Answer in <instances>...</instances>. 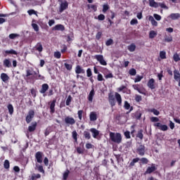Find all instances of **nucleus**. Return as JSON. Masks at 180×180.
Here are the masks:
<instances>
[{"mask_svg": "<svg viewBox=\"0 0 180 180\" xmlns=\"http://www.w3.org/2000/svg\"><path fill=\"white\" fill-rule=\"evenodd\" d=\"M122 134L110 132V140L115 144H120L122 143Z\"/></svg>", "mask_w": 180, "mask_h": 180, "instance_id": "f257e3e1", "label": "nucleus"}, {"mask_svg": "<svg viewBox=\"0 0 180 180\" xmlns=\"http://www.w3.org/2000/svg\"><path fill=\"white\" fill-rule=\"evenodd\" d=\"M36 75L37 73L32 69H28L26 70V76L25 79H36Z\"/></svg>", "mask_w": 180, "mask_h": 180, "instance_id": "f03ea898", "label": "nucleus"}, {"mask_svg": "<svg viewBox=\"0 0 180 180\" xmlns=\"http://www.w3.org/2000/svg\"><path fill=\"white\" fill-rule=\"evenodd\" d=\"M93 58H94V60H96L98 62H99V63L101 64V65H108V63L106 62V60H105V58H103V55H95L93 56Z\"/></svg>", "mask_w": 180, "mask_h": 180, "instance_id": "7ed1b4c3", "label": "nucleus"}, {"mask_svg": "<svg viewBox=\"0 0 180 180\" xmlns=\"http://www.w3.org/2000/svg\"><path fill=\"white\" fill-rule=\"evenodd\" d=\"M66 126H73L75 123V119L71 116H66L64 120Z\"/></svg>", "mask_w": 180, "mask_h": 180, "instance_id": "20e7f679", "label": "nucleus"}, {"mask_svg": "<svg viewBox=\"0 0 180 180\" xmlns=\"http://www.w3.org/2000/svg\"><path fill=\"white\" fill-rule=\"evenodd\" d=\"M153 126L154 127H158V129L162 131H167V130H168V126L167 124H162L160 122L153 124Z\"/></svg>", "mask_w": 180, "mask_h": 180, "instance_id": "39448f33", "label": "nucleus"}, {"mask_svg": "<svg viewBox=\"0 0 180 180\" xmlns=\"http://www.w3.org/2000/svg\"><path fill=\"white\" fill-rule=\"evenodd\" d=\"M33 117H34V110H30L26 116V118H25L26 122L27 124L30 123V122H32Z\"/></svg>", "mask_w": 180, "mask_h": 180, "instance_id": "423d86ee", "label": "nucleus"}, {"mask_svg": "<svg viewBox=\"0 0 180 180\" xmlns=\"http://www.w3.org/2000/svg\"><path fill=\"white\" fill-rule=\"evenodd\" d=\"M136 152L139 153V155L143 157V155H144V154H146V146H144V145H140L136 148Z\"/></svg>", "mask_w": 180, "mask_h": 180, "instance_id": "0eeeda50", "label": "nucleus"}, {"mask_svg": "<svg viewBox=\"0 0 180 180\" xmlns=\"http://www.w3.org/2000/svg\"><path fill=\"white\" fill-rule=\"evenodd\" d=\"M67 8H68V2H67V1H62L60 5L59 12L63 13V12H64Z\"/></svg>", "mask_w": 180, "mask_h": 180, "instance_id": "6e6552de", "label": "nucleus"}, {"mask_svg": "<svg viewBox=\"0 0 180 180\" xmlns=\"http://www.w3.org/2000/svg\"><path fill=\"white\" fill-rule=\"evenodd\" d=\"M49 86L46 83L43 84L41 85V89L39 90L40 94H43L44 96H46L47 94H46V92H47V91H49Z\"/></svg>", "mask_w": 180, "mask_h": 180, "instance_id": "1a4fd4ad", "label": "nucleus"}, {"mask_svg": "<svg viewBox=\"0 0 180 180\" xmlns=\"http://www.w3.org/2000/svg\"><path fill=\"white\" fill-rule=\"evenodd\" d=\"M35 158L39 164H41V162H43V153L40 151L37 152L35 154Z\"/></svg>", "mask_w": 180, "mask_h": 180, "instance_id": "9d476101", "label": "nucleus"}, {"mask_svg": "<svg viewBox=\"0 0 180 180\" xmlns=\"http://www.w3.org/2000/svg\"><path fill=\"white\" fill-rule=\"evenodd\" d=\"M155 80L154 79H150L148 82V86L150 88V89H155Z\"/></svg>", "mask_w": 180, "mask_h": 180, "instance_id": "9b49d317", "label": "nucleus"}, {"mask_svg": "<svg viewBox=\"0 0 180 180\" xmlns=\"http://www.w3.org/2000/svg\"><path fill=\"white\" fill-rule=\"evenodd\" d=\"M157 169V167H155V164H152L151 167H148L146 169V174H152V172H154Z\"/></svg>", "mask_w": 180, "mask_h": 180, "instance_id": "f8f14e48", "label": "nucleus"}, {"mask_svg": "<svg viewBox=\"0 0 180 180\" xmlns=\"http://www.w3.org/2000/svg\"><path fill=\"white\" fill-rule=\"evenodd\" d=\"M108 102L112 107H113V106H115V105H116V101L115 100V96L113 95H109Z\"/></svg>", "mask_w": 180, "mask_h": 180, "instance_id": "ddd939ff", "label": "nucleus"}, {"mask_svg": "<svg viewBox=\"0 0 180 180\" xmlns=\"http://www.w3.org/2000/svg\"><path fill=\"white\" fill-rule=\"evenodd\" d=\"M90 131L92 134L94 139H96L99 136V131L95 128L90 129Z\"/></svg>", "mask_w": 180, "mask_h": 180, "instance_id": "4468645a", "label": "nucleus"}, {"mask_svg": "<svg viewBox=\"0 0 180 180\" xmlns=\"http://www.w3.org/2000/svg\"><path fill=\"white\" fill-rule=\"evenodd\" d=\"M56 112V100H53L50 104V113L53 115Z\"/></svg>", "mask_w": 180, "mask_h": 180, "instance_id": "2eb2a0df", "label": "nucleus"}, {"mask_svg": "<svg viewBox=\"0 0 180 180\" xmlns=\"http://www.w3.org/2000/svg\"><path fill=\"white\" fill-rule=\"evenodd\" d=\"M36 127H37V122H32L31 125L28 127V131L32 133V131H34V130H36Z\"/></svg>", "mask_w": 180, "mask_h": 180, "instance_id": "dca6fc26", "label": "nucleus"}, {"mask_svg": "<svg viewBox=\"0 0 180 180\" xmlns=\"http://www.w3.org/2000/svg\"><path fill=\"white\" fill-rule=\"evenodd\" d=\"M89 119H90L91 122H95L98 119L96 112H90Z\"/></svg>", "mask_w": 180, "mask_h": 180, "instance_id": "f3484780", "label": "nucleus"}, {"mask_svg": "<svg viewBox=\"0 0 180 180\" xmlns=\"http://www.w3.org/2000/svg\"><path fill=\"white\" fill-rule=\"evenodd\" d=\"M53 30H60V32H64V30H65V27H64V25L58 24L53 28Z\"/></svg>", "mask_w": 180, "mask_h": 180, "instance_id": "a211bd4d", "label": "nucleus"}, {"mask_svg": "<svg viewBox=\"0 0 180 180\" xmlns=\"http://www.w3.org/2000/svg\"><path fill=\"white\" fill-rule=\"evenodd\" d=\"M76 74H85V70L81 68L79 65H77L75 68Z\"/></svg>", "mask_w": 180, "mask_h": 180, "instance_id": "6ab92c4d", "label": "nucleus"}, {"mask_svg": "<svg viewBox=\"0 0 180 180\" xmlns=\"http://www.w3.org/2000/svg\"><path fill=\"white\" fill-rule=\"evenodd\" d=\"M1 79L3 81V82H8V81H9V76H8L6 73H1Z\"/></svg>", "mask_w": 180, "mask_h": 180, "instance_id": "aec40b11", "label": "nucleus"}, {"mask_svg": "<svg viewBox=\"0 0 180 180\" xmlns=\"http://www.w3.org/2000/svg\"><path fill=\"white\" fill-rule=\"evenodd\" d=\"M94 96H95V90L92 89L88 96V100L89 102H92V101H94Z\"/></svg>", "mask_w": 180, "mask_h": 180, "instance_id": "412c9836", "label": "nucleus"}, {"mask_svg": "<svg viewBox=\"0 0 180 180\" xmlns=\"http://www.w3.org/2000/svg\"><path fill=\"white\" fill-rule=\"evenodd\" d=\"M148 20L150 22L153 26H158V22L154 19V17H153L152 15H150L148 17Z\"/></svg>", "mask_w": 180, "mask_h": 180, "instance_id": "4be33fe9", "label": "nucleus"}, {"mask_svg": "<svg viewBox=\"0 0 180 180\" xmlns=\"http://www.w3.org/2000/svg\"><path fill=\"white\" fill-rule=\"evenodd\" d=\"M115 98L119 106H122V96H120L119 93H115Z\"/></svg>", "mask_w": 180, "mask_h": 180, "instance_id": "5701e85b", "label": "nucleus"}, {"mask_svg": "<svg viewBox=\"0 0 180 180\" xmlns=\"http://www.w3.org/2000/svg\"><path fill=\"white\" fill-rule=\"evenodd\" d=\"M148 2L150 8H158V3L155 2V0H148Z\"/></svg>", "mask_w": 180, "mask_h": 180, "instance_id": "b1692460", "label": "nucleus"}, {"mask_svg": "<svg viewBox=\"0 0 180 180\" xmlns=\"http://www.w3.org/2000/svg\"><path fill=\"white\" fill-rule=\"evenodd\" d=\"M3 64L4 67H6L7 68H11V67H12V63L9 59H5L3 62Z\"/></svg>", "mask_w": 180, "mask_h": 180, "instance_id": "393cba45", "label": "nucleus"}, {"mask_svg": "<svg viewBox=\"0 0 180 180\" xmlns=\"http://www.w3.org/2000/svg\"><path fill=\"white\" fill-rule=\"evenodd\" d=\"M169 18H171L172 20H176L177 19H179L180 14L179 13H172L170 14Z\"/></svg>", "mask_w": 180, "mask_h": 180, "instance_id": "a878e982", "label": "nucleus"}, {"mask_svg": "<svg viewBox=\"0 0 180 180\" xmlns=\"http://www.w3.org/2000/svg\"><path fill=\"white\" fill-rule=\"evenodd\" d=\"M35 50L39 51V53H41L43 51V45L40 42H38L35 46Z\"/></svg>", "mask_w": 180, "mask_h": 180, "instance_id": "bb28decb", "label": "nucleus"}, {"mask_svg": "<svg viewBox=\"0 0 180 180\" xmlns=\"http://www.w3.org/2000/svg\"><path fill=\"white\" fill-rule=\"evenodd\" d=\"M174 78L175 79V81H179L180 79V73L179 71L175 70L174 71Z\"/></svg>", "mask_w": 180, "mask_h": 180, "instance_id": "cd10ccee", "label": "nucleus"}, {"mask_svg": "<svg viewBox=\"0 0 180 180\" xmlns=\"http://www.w3.org/2000/svg\"><path fill=\"white\" fill-rule=\"evenodd\" d=\"M128 50L131 53H133L136 51V44H131L130 45L128 46Z\"/></svg>", "mask_w": 180, "mask_h": 180, "instance_id": "c85d7f7f", "label": "nucleus"}, {"mask_svg": "<svg viewBox=\"0 0 180 180\" xmlns=\"http://www.w3.org/2000/svg\"><path fill=\"white\" fill-rule=\"evenodd\" d=\"M34 22H36V20H33L31 26L34 29V32H39V25L34 23Z\"/></svg>", "mask_w": 180, "mask_h": 180, "instance_id": "c756f323", "label": "nucleus"}, {"mask_svg": "<svg viewBox=\"0 0 180 180\" xmlns=\"http://www.w3.org/2000/svg\"><path fill=\"white\" fill-rule=\"evenodd\" d=\"M124 108L126 109V110H129V109H130V112L133 110V107H130V103H129L127 101H124Z\"/></svg>", "mask_w": 180, "mask_h": 180, "instance_id": "7c9ffc66", "label": "nucleus"}, {"mask_svg": "<svg viewBox=\"0 0 180 180\" xmlns=\"http://www.w3.org/2000/svg\"><path fill=\"white\" fill-rule=\"evenodd\" d=\"M7 109L8 110L9 115H13L14 110H13V105H12V104H8L7 106Z\"/></svg>", "mask_w": 180, "mask_h": 180, "instance_id": "2f4dec72", "label": "nucleus"}, {"mask_svg": "<svg viewBox=\"0 0 180 180\" xmlns=\"http://www.w3.org/2000/svg\"><path fill=\"white\" fill-rule=\"evenodd\" d=\"M6 54H14V56H18V52L13 49L5 51Z\"/></svg>", "mask_w": 180, "mask_h": 180, "instance_id": "473e14b6", "label": "nucleus"}, {"mask_svg": "<svg viewBox=\"0 0 180 180\" xmlns=\"http://www.w3.org/2000/svg\"><path fill=\"white\" fill-rule=\"evenodd\" d=\"M139 161H140V158H134L129 164L130 167H134L135 164L136 162H139Z\"/></svg>", "mask_w": 180, "mask_h": 180, "instance_id": "72a5a7b5", "label": "nucleus"}, {"mask_svg": "<svg viewBox=\"0 0 180 180\" xmlns=\"http://www.w3.org/2000/svg\"><path fill=\"white\" fill-rule=\"evenodd\" d=\"M157 36V32L151 30L149 32V39H154Z\"/></svg>", "mask_w": 180, "mask_h": 180, "instance_id": "f704fd0d", "label": "nucleus"}, {"mask_svg": "<svg viewBox=\"0 0 180 180\" xmlns=\"http://www.w3.org/2000/svg\"><path fill=\"white\" fill-rule=\"evenodd\" d=\"M136 137H138V139H140V140H143V138L144 137V135L143 134V129H141L138 131Z\"/></svg>", "mask_w": 180, "mask_h": 180, "instance_id": "c9c22d12", "label": "nucleus"}, {"mask_svg": "<svg viewBox=\"0 0 180 180\" xmlns=\"http://www.w3.org/2000/svg\"><path fill=\"white\" fill-rule=\"evenodd\" d=\"M173 60L175 61V63H178V61H180V56L178 53H174L173 55Z\"/></svg>", "mask_w": 180, "mask_h": 180, "instance_id": "e433bc0d", "label": "nucleus"}, {"mask_svg": "<svg viewBox=\"0 0 180 180\" xmlns=\"http://www.w3.org/2000/svg\"><path fill=\"white\" fill-rule=\"evenodd\" d=\"M160 57L162 60H165L167 58V53L164 51L160 52Z\"/></svg>", "mask_w": 180, "mask_h": 180, "instance_id": "4c0bfd02", "label": "nucleus"}, {"mask_svg": "<svg viewBox=\"0 0 180 180\" xmlns=\"http://www.w3.org/2000/svg\"><path fill=\"white\" fill-rule=\"evenodd\" d=\"M149 112H151V113H153V115H155V116H158L160 115V111H158L155 108H152V109L149 110Z\"/></svg>", "mask_w": 180, "mask_h": 180, "instance_id": "58836bf2", "label": "nucleus"}, {"mask_svg": "<svg viewBox=\"0 0 180 180\" xmlns=\"http://www.w3.org/2000/svg\"><path fill=\"white\" fill-rule=\"evenodd\" d=\"M36 167L39 172H41V174H44V169H43V166L39 165H36Z\"/></svg>", "mask_w": 180, "mask_h": 180, "instance_id": "ea45409f", "label": "nucleus"}, {"mask_svg": "<svg viewBox=\"0 0 180 180\" xmlns=\"http://www.w3.org/2000/svg\"><path fill=\"white\" fill-rule=\"evenodd\" d=\"M84 139H86L87 140L91 139V134L86 131H84Z\"/></svg>", "mask_w": 180, "mask_h": 180, "instance_id": "a19ab883", "label": "nucleus"}, {"mask_svg": "<svg viewBox=\"0 0 180 180\" xmlns=\"http://www.w3.org/2000/svg\"><path fill=\"white\" fill-rule=\"evenodd\" d=\"M41 178V175H40V174H32V180H36V179H39Z\"/></svg>", "mask_w": 180, "mask_h": 180, "instance_id": "79ce46f5", "label": "nucleus"}, {"mask_svg": "<svg viewBox=\"0 0 180 180\" xmlns=\"http://www.w3.org/2000/svg\"><path fill=\"white\" fill-rule=\"evenodd\" d=\"M65 68L68 70V71H71L72 70V65L68 64V63H64Z\"/></svg>", "mask_w": 180, "mask_h": 180, "instance_id": "37998d69", "label": "nucleus"}, {"mask_svg": "<svg viewBox=\"0 0 180 180\" xmlns=\"http://www.w3.org/2000/svg\"><path fill=\"white\" fill-rule=\"evenodd\" d=\"M150 122L153 123H157V122H160V118L157 117H151Z\"/></svg>", "mask_w": 180, "mask_h": 180, "instance_id": "c03bdc74", "label": "nucleus"}, {"mask_svg": "<svg viewBox=\"0 0 180 180\" xmlns=\"http://www.w3.org/2000/svg\"><path fill=\"white\" fill-rule=\"evenodd\" d=\"M55 58H61V53L60 51H56L53 53Z\"/></svg>", "mask_w": 180, "mask_h": 180, "instance_id": "a18cd8bd", "label": "nucleus"}, {"mask_svg": "<svg viewBox=\"0 0 180 180\" xmlns=\"http://www.w3.org/2000/svg\"><path fill=\"white\" fill-rule=\"evenodd\" d=\"M68 175H70V170H66L64 173H63V179L64 180H67L68 178Z\"/></svg>", "mask_w": 180, "mask_h": 180, "instance_id": "49530a36", "label": "nucleus"}, {"mask_svg": "<svg viewBox=\"0 0 180 180\" xmlns=\"http://www.w3.org/2000/svg\"><path fill=\"white\" fill-rule=\"evenodd\" d=\"M51 133V127H49L46 129L44 134L46 136H49Z\"/></svg>", "mask_w": 180, "mask_h": 180, "instance_id": "de8ad7c7", "label": "nucleus"}, {"mask_svg": "<svg viewBox=\"0 0 180 180\" xmlns=\"http://www.w3.org/2000/svg\"><path fill=\"white\" fill-rule=\"evenodd\" d=\"M158 6H160V8H162V9H168V6H167V5H165V2L158 3Z\"/></svg>", "mask_w": 180, "mask_h": 180, "instance_id": "09e8293b", "label": "nucleus"}, {"mask_svg": "<svg viewBox=\"0 0 180 180\" xmlns=\"http://www.w3.org/2000/svg\"><path fill=\"white\" fill-rule=\"evenodd\" d=\"M4 167L6 169H8L9 167H10V165H9V160H6L4 161Z\"/></svg>", "mask_w": 180, "mask_h": 180, "instance_id": "8fccbe9b", "label": "nucleus"}, {"mask_svg": "<svg viewBox=\"0 0 180 180\" xmlns=\"http://www.w3.org/2000/svg\"><path fill=\"white\" fill-rule=\"evenodd\" d=\"M8 37H9V39H11L12 40H13V39H16V37H19V34H10Z\"/></svg>", "mask_w": 180, "mask_h": 180, "instance_id": "3c124183", "label": "nucleus"}, {"mask_svg": "<svg viewBox=\"0 0 180 180\" xmlns=\"http://www.w3.org/2000/svg\"><path fill=\"white\" fill-rule=\"evenodd\" d=\"M143 76L136 75V77L134 79V82H140V81H141V79H143Z\"/></svg>", "mask_w": 180, "mask_h": 180, "instance_id": "603ef678", "label": "nucleus"}, {"mask_svg": "<svg viewBox=\"0 0 180 180\" xmlns=\"http://www.w3.org/2000/svg\"><path fill=\"white\" fill-rule=\"evenodd\" d=\"M136 74H137V72L136 71V69L132 68V69L129 70V75L134 76V75H136Z\"/></svg>", "mask_w": 180, "mask_h": 180, "instance_id": "864d4df0", "label": "nucleus"}, {"mask_svg": "<svg viewBox=\"0 0 180 180\" xmlns=\"http://www.w3.org/2000/svg\"><path fill=\"white\" fill-rule=\"evenodd\" d=\"M108 9H109V6L108 4H104L103 6V13H105V12H108Z\"/></svg>", "mask_w": 180, "mask_h": 180, "instance_id": "5fc2aeb1", "label": "nucleus"}, {"mask_svg": "<svg viewBox=\"0 0 180 180\" xmlns=\"http://www.w3.org/2000/svg\"><path fill=\"white\" fill-rule=\"evenodd\" d=\"M82 113H84V110H80L77 112V115L79 120H82Z\"/></svg>", "mask_w": 180, "mask_h": 180, "instance_id": "6e6d98bb", "label": "nucleus"}, {"mask_svg": "<svg viewBox=\"0 0 180 180\" xmlns=\"http://www.w3.org/2000/svg\"><path fill=\"white\" fill-rule=\"evenodd\" d=\"M113 44V39H110L105 42V46H112Z\"/></svg>", "mask_w": 180, "mask_h": 180, "instance_id": "4d7b16f0", "label": "nucleus"}, {"mask_svg": "<svg viewBox=\"0 0 180 180\" xmlns=\"http://www.w3.org/2000/svg\"><path fill=\"white\" fill-rule=\"evenodd\" d=\"M86 75L88 77H92V70H91V68H88L86 70Z\"/></svg>", "mask_w": 180, "mask_h": 180, "instance_id": "13d9d810", "label": "nucleus"}, {"mask_svg": "<svg viewBox=\"0 0 180 180\" xmlns=\"http://www.w3.org/2000/svg\"><path fill=\"white\" fill-rule=\"evenodd\" d=\"M137 23H139V21L136 18H134L130 21V25H131L132 26L134 25H137Z\"/></svg>", "mask_w": 180, "mask_h": 180, "instance_id": "bf43d9fd", "label": "nucleus"}, {"mask_svg": "<svg viewBox=\"0 0 180 180\" xmlns=\"http://www.w3.org/2000/svg\"><path fill=\"white\" fill-rule=\"evenodd\" d=\"M87 6H88L89 9H93V11H94V12H96V9H97L96 6L89 4Z\"/></svg>", "mask_w": 180, "mask_h": 180, "instance_id": "052dcab7", "label": "nucleus"}, {"mask_svg": "<svg viewBox=\"0 0 180 180\" xmlns=\"http://www.w3.org/2000/svg\"><path fill=\"white\" fill-rule=\"evenodd\" d=\"M140 161H141L142 164H148V159L146 158H142Z\"/></svg>", "mask_w": 180, "mask_h": 180, "instance_id": "680f3d73", "label": "nucleus"}, {"mask_svg": "<svg viewBox=\"0 0 180 180\" xmlns=\"http://www.w3.org/2000/svg\"><path fill=\"white\" fill-rule=\"evenodd\" d=\"M153 17L155 18V20H161V15H158V14H153Z\"/></svg>", "mask_w": 180, "mask_h": 180, "instance_id": "e2e57ef3", "label": "nucleus"}, {"mask_svg": "<svg viewBox=\"0 0 180 180\" xmlns=\"http://www.w3.org/2000/svg\"><path fill=\"white\" fill-rule=\"evenodd\" d=\"M141 100H142L141 96H140V95H136L135 96V101L136 102H141Z\"/></svg>", "mask_w": 180, "mask_h": 180, "instance_id": "0e129e2a", "label": "nucleus"}, {"mask_svg": "<svg viewBox=\"0 0 180 180\" xmlns=\"http://www.w3.org/2000/svg\"><path fill=\"white\" fill-rule=\"evenodd\" d=\"M71 96H69L66 100V105L70 106V104L71 103Z\"/></svg>", "mask_w": 180, "mask_h": 180, "instance_id": "69168bd1", "label": "nucleus"}, {"mask_svg": "<svg viewBox=\"0 0 180 180\" xmlns=\"http://www.w3.org/2000/svg\"><path fill=\"white\" fill-rule=\"evenodd\" d=\"M98 19L99 20H105V15L103 14H100L98 16Z\"/></svg>", "mask_w": 180, "mask_h": 180, "instance_id": "338daca9", "label": "nucleus"}, {"mask_svg": "<svg viewBox=\"0 0 180 180\" xmlns=\"http://www.w3.org/2000/svg\"><path fill=\"white\" fill-rule=\"evenodd\" d=\"M124 134L126 139H130V131H127L124 133Z\"/></svg>", "mask_w": 180, "mask_h": 180, "instance_id": "774afa93", "label": "nucleus"}]
</instances>
